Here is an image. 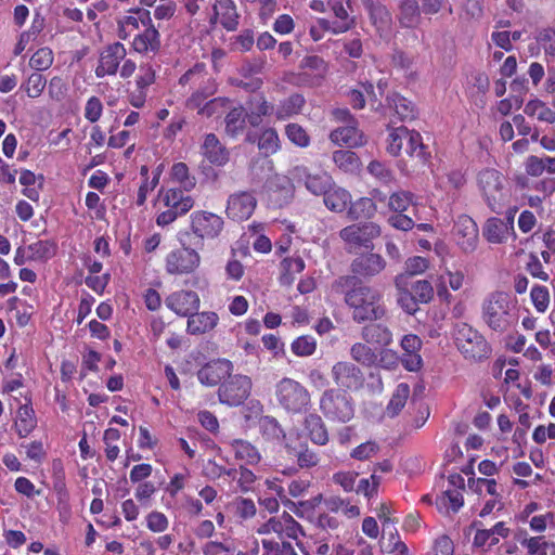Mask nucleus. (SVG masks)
<instances>
[{"mask_svg": "<svg viewBox=\"0 0 555 555\" xmlns=\"http://www.w3.org/2000/svg\"><path fill=\"white\" fill-rule=\"evenodd\" d=\"M331 289L334 294L344 295L356 323L378 321L387 313L380 292L364 284L359 276L341 275L332 283Z\"/></svg>", "mask_w": 555, "mask_h": 555, "instance_id": "f257e3e1", "label": "nucleus"}, {"mask_svg": "<svg viewBox=\"0 0 555 555\" xmlns=\"http://www.w3.org/2000/svg\"><path fill=\"white\" fill-rule=\"evenodd\" d=\"M404 152L418 165L425 166L430 158V152L424 145L422 135L404 126L390 129L387 139V152L392 156H399Z\"/></svg>", "mask_w": 555, "mask_h": 555, "instance_id": "f03ea898", "label": "nucleus"}, {"mask_svg": "<svg viewBox=\"0 0 555 555\" xmlns=\"http://www.w3.org/2000/svg\"><path fill=\"white\" fill-rule=\"evenodd\" d=\"M513 310L509 295L494 292L482 304V320L492 331L503 333L516 322Z\"/></svg>", "mask_w": 555, "mask_h": 555, "instance_id": "7ed1b4c3", "label": "nucleus"}, {"mask_svg": "<svg viewBox=\"0 0 555 555\" xmlns=\"http://www.w3.org/2000/svg\"><path fill=\"white\" fill-rule=\"evenodd\" d=\"M454 339L465 359L481 361L491 354V347L486 338L467 323L461 322L455 325Z\"/></svg>", "mask_w": 555, "mask_h": 555, "instance_id": "20e7f679", "label": "nucleus"}, {"mask_svg": "<svg viewBox=\"0 0 555 555\" xmlns=\"http://www.w3.org/2000/svg\"><path fill=\"white\" fill-rule=\"evenodd\" d=\"M279 404L289 413H302L310 406V393L299 382L284 377L275 385Z\"/></svg>", "mask_w": 555, "mask_h": 555, "instance_id": "39448f33", "label": "nucleus"}, {"mask_svg": "<svg viewBox=\"0 0 555 555\" xmlns=\"http://www.w3.org/2000/svg\"><path fill=\"white\" fill-rule=\"evenodd\" d=\"M319 406L323 415L331 422L348 423L354 415L352 398L335 388L323 391Z\"/></svg>", "mask_w": 555, "mask_h": 555, "instance_id": "423d86ee", "label": "nucleus"}, {"mask_svg": "<svg viewBox=\"0 0 555 555\" xmlns=\"http://www.w3.org/2000/svg\"><path fill=\"white\" fill-rule=\"evenodd\" d=\"M251 389V380L246 375L229 376L220 384L218 389V398L222 404L229 406H238L249 397Z\"/></svg>", "mask_w": 555, "mask_h": 555, "instance_id": "0eeeda50", "label": "nucleus"}, {"mask_svg": "<svg viewBox=\"0 0 555 555\" xmlns=\"http://www.w3.org/2000/svg\"><path fill=\"white\" fill-rule=\"evenodd\" d=\"M478 184L486 202L493 212L500 214L504 207L503 178L495 169H485L478 175Z\"/></svg>", "mask_w": 555, "mask_h": 555, "instance_id": "6e6552de", "label": "nucleus"}, {"mask_svg": "<svg viewBox=\"0 0 555 555\" xmlns=\"http://www.w3.org/2000/svg\"><path fill=\"white\" fill-rule=\"evenodd\" d=\"M331 377L336 389L344 392L359 390L365 380L362 370L350 361L336 362L331 369Z\"/></svg>", "mask_w": 555, "mask_h": 555, "instance_id": "1a4fd4ad", "label": "nucleus"}, {"mask_svg": "<svg viewBox=\"0 0 555 555\" xmlns=\"http://www.w3.org/2000/svg\"><path fill=\"white\" fill-rule=\"evenodd\" d=\"M198 254L194 249L182 245L167 256L166 269L170 274L190 273L198 266Z\"/></svg>", "mask_w": 555, "mask_h": 555, "instance_id": "9d476101", "label": "nucleus"}, {"mask_svg": "<svg viewBox=\"0 0 555 555\" xmlns=\"http://www.w3.org/2000/svg\"><path fill=\"white\" fill-rule=\"evenodd\" d=\"M257 206V199L250 191H240L231 194L227 202L225 212L230 219H248Z\"/></svg>", "mask_w": 555, "mask_h": 555, "instance_id": "9b49d317", "label": "nucleus"}, {"mask_svg": "<svg viewBox=\"0 0 555 555\" xmlns=\"http://www.w3.org/2000/svg\"><path fill=\"white\" fill-rule=\"evenodd\" d=\"M127 51L122 43L114 42L105 47L99 57L95 76L102 78L117 73L120 62L126 57Z\"/></svg>", "mask_w": 555, "mask_h": 555, "instance_id": "f8f14e48", "label": "nucleus"}, {"mask_svg": "<svg viewBox=\"0 0 555 555\" xmlns=\"http://www.w3.org/2000/svg\"><path fill=\"white\" fill-rule=\"evenodd\" d=\"M192 230L202 240H214L223 228L221 217L206 211H196L191 216Z\"/></svg>", "mask_w": 555, "mask_h": 555, "instance_id": "ddd939ff", "label": "nucleus"}, {"mask_svg": "<svg viewBox=\"0 0 555 555\" xmlns=\"http://www.w3.org/2000/svg\"><path fill=\"white\" fill-rule=\"evenodd\" d=\"M365 250L358 254V256L351 262L352 275H360L363 278H372L378 274L386 266L384 258L369 250V245H363Z\"/></svg>", "mask_w": 555, "mask_h": 555, "instance_id": "4468645a", "label": "nucleus"}, {"mask_svg": "<svg viewBox=\"0 0 555 555\" xmlns=\"http://www.w3.org/2000/svg\"><path fill=\"white\" fill-rule=\"evenodd\" d=\"M166 306L180 317H189L199 308V297L193 291H179L170 294L166 300Z\"/></svg>", "mask_w": 555, "mask_h": 555, "instance_id": "2eb2a0df", "label": "nucleus"}, {"mask_svg": "<svg viewBox=\"0 0 555 555\" xmlns=\"http://www.w3.org/2000/svg\"><path fill=\"white\" fill-rule=\"evenodd\" d=\"M233 364L225 359H218L205 364L198 372L197 378L205 386H216L231 375Z\"/></svg>", "mask_w": 555, "mask_h": 555, "instance_id": "dca6fc26", "label": "nucleus"}, {"mask_svg": "<svg viewBox=\"0 0 555 555\" xmlns=\"http://www.w3.org/2000/svg\"><path fill=\"white\" fill-rule=\"evenodd\" d=\"M379 234L380 228L374 222L352 224L340 231V237L346 243H369Z\"/></svg>", "mask_w": 555, "mask_h": 555, "instance_id": "f3484780", "label": "nucleus"}, {"mask_svg": "<svg viewBox=\"0 0 555 555\" xmlns=\"http://www.w3.org/2000/svg\"><path fill=\"white\" fill-rule=\"evenodd\" d=\"M202 153L205 158L215 166H223L230 158L228 149L219 141L215 133L205 135L202 144Z\"/></svg>", "mask_w": 555, "mask_h": 555, "instance_id": "a211bd4d", "label": "nucleus"}, {"mask_svg": "<svg viewBox=\"0 0 555 555\" xmlns=\"http://www.w3.org/2000/svg\"><path fill=\"white\" fill-rule=\"evenodd\" d=\"M364 325L361 330L362 339L372 346L387 347L392 343V333L389 327L382 322H373Z\"/></svg>", "mask_w": 555, "mask_h": 555, "instance_id": "6ab92c4d", "label": "nucleus"}, {"mask_svg": "<svg viewBox=\"0 0 555 555\" xmlns=\"http://www.w3.org/2000/svg\"><path fill=\"white\" fill-rule=\"evenodd\" d=\"M55 255V245H20L15 254L16 264L27 261L42 262Z\"/></svg>", "mask_w": 555, "mask_h": 555, "instance_id": "aec40b11", "label": "nucleus"}, {"mask_svg": "<svg viewBox=\"0 0 555 555\" xmlns=\"http://www.w3.org/2000/svg\"><path fill=\"white\" fill-rule=\"evenodd\" d=\"M132 47L134 51L142 54L158 52L160 49V37L157 28L152 25V22L146 24L144 29L134 36Z\"/></svg>", "mask_w": 555, "mask_h": 555, "instance_id": "412c9836", "label": "nucleus"}, {"mask_svg": "<svg viewBox=\"0 0 555 555\" xmlns=\"http://www.w3.org/2000/svg\"><path fill=\"white\" fill-rule=\"evenodd\" d=\"M401 347L405 351L402 358L403 366L410 372H416L422 367V357L418 351L422 347V340L413 334L404 335L401 339Z\"/></svg>", "mask_w": 555, "mask_h": 555, "instance_id": "4be33fe9", "label": "nucleus"}, {"mask_svg": "<svg viewBox=\"0 0 555 555\" xmlns=\"http://www.w3.org/2000/svg\"><path fill=\"white\" fill-rule=\"evenodd\" d=\"M246 112L248 124L258 127L262 122V117L275 114V108L263 94H256L248 100Z\"/></svg>", "mask_w": 555, "mask_h": 555, "instance_id": "5701e85b", "label": "nucleus"}, {"mask_svg": "<svg viewBox=\"0 0 555 555\" xmlns=\"http://www.w3.org/2000/svg\"><path fill=\"white\" fill-rule=\"evenodd\" d=\"M152 22L150 12L144 9H138L129 15H125L118 20V36L121 39H127L134 30L140 29Z\"/></svg>", "mask_w": 555, "mask_h": 555, "instance_id": "b1692460", "label": "nucleus"}, {"mask_svg": "<svg viewBox=\"0 0 555 555\" xmlns=\"http://www.w3.org/2000/svg\"><path fill=\"white\" fill-rule=\"evenodd\" d=\"M330 139L337 145L359 147L366 143V137L354 125L339 127L330 133Z\"/></svg>", "mask_w": 555, "mask_h": 555, "instance_id": "393cba45", "label": "nucleus"}, {"mask_svg": "<svg viewBox=\"0 0 555 555\" xmlns=\"http://www.w3.org/2000/svg\"><path fill=\"white\" fill-rule=\"evenodd\" d=\"M163 202L167 208L172 209L176 215L183 216L194 206V199L184 194L181 189H168L163 196Z\"/></svg>", "mask_w": 555, "mask_h": 555, "instance_id": "a878e982", "label": "nucleus"}, {"mask_svg": "<svg viewBox=\"0 0 555 555\" xmlns=\"http://www.w3.org/2000/svg\"><path fill=\"white\" fill-rule=\"evenodd\" d=\"M395 286L397 289V302L409 314H414L418 310V304L410 291L406 275H397L395 278Z\"/></svg>", "mask_w": 555, "mask_h": 555, "instance_id": "bb28decb", "label": "nucleus"}, {"mask_svg": "<svg viewBox=\"0 0 555 555\" xmlns=\"http://www.w3.org/2000/svg\"><path fill=\"white\" fill-rule=\"evenodd\" d=\"M218 315L215 312H202L197 311L191 313L188 317V333L192 335L204 334L212 330L218 323Z\"/></svg>", "mask_w": 555, "mask_h": 555, "instance_id": "cd10ccee", "label": "nucleus"}, {"mask_svg": "<svg viewBox=\"0 0 555 555\" xmlns=\"http://www.w3.org/2000/svg\"><path fill=\"white\" fill-rule=\"evenodd\" d=\"M323 202L330 210L343 212L349 208V204H351V195L347 190L336 186L333 183L323 196Z\"/></svg>", "mask_w": 555, "mask_h": 555, "instance_id": "c85d7f7f", "label": "nucleus"}, {"mask_svg": "<svg viewBox=\"0 0 555 555\" xmlns=\"http://www.w3.org/2000/svg\"><path fill=\"white\" fill-rule=\"evenodd\" d=\"M367 12L378 36L383 39H389L391 36L392 18L388 9L382 3Z\"/></svg>", "mask_w": 555, "mask_h": 555, "instance_id": "c756f323", "label": "nucleus"}, {"mask_svg": "<svg viewBox=\"0 0 555 555\" xmlns=\"http://www.w3.org/2000/svg\"><path fill=\"white\" fill-rule=\"evenodd\" d=\"M306 104V100L300 93H293L282 100L275 108L278 120H286L293 116L299 115Z\"/></svg>", "mask_w": 555, "mask_h": 555, "instance_id": "7c9ffc66", "label": "nucleus"}, {"mask_svg": "<svg viewBox=\"0 0 555 555\" xmlns=\"http://www.w3.org/2000/svg\"><path fill=\"white\" fill-rule=\"evenodd\" d=\"M247 112L242 105L233 107L224 118L225 133L231 138L242 134L246 127Z\"/></svg>", "mask_w": 555, "mask_h": 555, "instance_id": "2f4dec72", "label": "nucleus"}, {"mask_svg": "<svg viewBox=\"0 0 555 555\" xmlns=\"http://www.w3.org/2000/svg\"><path fill=\"white\" fill-rule=\"evenodd\" d=\"M305 428L313 443L325 446L328 442V433L320 415L315 413L308 414L305 418Z\"/></svg>", "mask_w": 555, "mask_h": 555, "instance_id": "473e14b6", "label": "nucleus"}, {"mask_svg": "<svg viewBox=\"0 0 555 555\" xmlns=\"http://www.w3.org/2000/svg\"><path fill=\"white\" fill-rule=\"evenodd\" d=\"M335 166L345 173H357L361 168L359 156L350 150H336L332 154Z\"/></svg>", "mask_w": 555, "mask_h": 555, "instance_id": "72a5a7b5", "label": "nucleus"}, {"mask_svg": "<svg viewBox=\"0 0 555 555\" xmlns=\"http://www.w3.org/2000/svg\"><path fill=\"white\" fill-rule=\"evenodd\" d=\"M388 105L395 111L401 121L413 120L417 116L416 106L399 93L387 96Z\"/></svg>", "mask_w": 555, "mask_h": 555, "instance_id": "f704fd0d", "label": "nucleus"}, {"mask_svg": "<svg viewBox=\"0 0 555 555\" xmlns=\"http://www.w3.org/2000/svg\"><path fill=\"white\" fill-rule=\"evenodd\" d=\"M257 146L266 157L275 154L281 149V141L276 129L272 127L263 129L258 137Z\"/></svg>", "mask_w": 555, "mask_h": 555, "instance_id": "c9c22d12", "label": "nucleus"}, {"mask_svg": "<svg viewBox=\"0 0 555 555\" xmlns=\"http://www.w3.org/2000/svg\"><path fill=\"white\" fill-rule=\"evenodd\" d=\"M372 345L364 343H356L350 348V357L357 363L371 367L377 364V353L371 347Z\"/></svg>", "mask_w": 555, "mask_h": 555, "instance_id": "e433bc0d", "label": "nucleus"}, {"mask_svg": "<svg viewBox=\"0 0 555 555\" xmlns=\"http://www.w3.org/2000/svg\"><path fill=\"white\" fill-rule=\"evenodd\" d=\"M333 183L332 177L326 172L306 173L305 176V186L314 195L324 196Z\"/></svg>", "mask_w": 555, "mask_h": 555, "instance_id": "4c0bfd02", "label": "nucleus"}, {"mask_svg": "<svg viewBox=\"0 0 555 555\" xmlns=\"http://www.w3.org/2000/svg\"><path fill=\"white\" fill-rule=\"evenodd\" d=\"M231 448L235 457L240 461H244L246 464L254 465L260 461L258 450L248 441L235 439L231 442Z\"/></svg>", "mask_w": 555, "mask_h": 555, "instance_id": "58836bf2", "label": "nucleus"}, {"mask_svg": "<svg viewBox=\"0 0 555 555\" xmlns=\"http://www.w3.org/2000/svg\"><path fill=\"white\" fill-rule=\"evenodd\" d=\"M259 426L262 435L268 440L278 442H283L285 440V431L276 418L268 415L263 416L259 421Z\"/></svg>", "mask_w": 555, "mask_h": 555, "instance_id": "ea45409f", "label": "nucleus"}, {"mask_svg": "<svg viewBox=\"0 0 555 555\" xmlns=\"http://www.w3.org/2000/svg\"><path fill=\"white\" fill-rule=\"evenodd\" d=\"M375 212L376 205L367 197H361L353 203L351 202L347 210V214L351 219L371 218Z\"/></svg>", "mask_w": 555, "mask_h": 555, "instance_id": "a19ab883", "label": "nucleus"}, {"mask_svg": "<svg viewBox=\"0 0 555 555\" xmlns=\"http://www.w3.org/2000/svg\"><path fill=\"white\" fill-rule=\"evenodd\" d=\"M463 495L456 489H448L436 499V505L439 509L450 508L453 513H456L463 506Z\"/></svg>", "mask_w": 555, "mask_h": 555, "instance_id": "79ce46f5", "label": "nucleus"}, {"mask_svg": "<svg viewBox=\"0 0 555 555\" xmlns=\"http://www.w3.org/2000/svg\"><path fill=\"white\" fill-rule=\"evenodd\" d=\"M485 235L489 243H501L508 240L509 230L503 221L489 219L485 228Z\"/></svg>", "mask_w": 555, "mask_h": 555, "instance_id": "37998d69", "label": "nucleus"}, {"mask_svg": "<svg viewBox=\"0 0 555 555\" xmlns=\"http://www.w3.org/2000/svg\"><path fill=\"white\" fill-rule=\"evenodd\" d=\"M410 388L408 384L401 383L397 386L388 405L387 414L390 417H395L404 408L409 398Z\"/></svg>", "mask_w": 555, "mask_h": 555, "instance_id": "c03bdc74", "label": "nucleus"}, {"mask_svg": "<svg viewBox=\"0 0 555 555\" xmlns=\"http://www.w3.org/2000/svg\"><path fill=\"white\" fill-rule=\"evenodd\" d=\"M285 448L291 456L297 459V463L301 468H310L319 463L318 454L307 446H301L300 449H296L285 444Z\"/></svg>", "mask_w": 555, "mask_h": 555, "instance_id": "a18cd8bd", "label": "nucleus"}, {"mask_svg": "<svg viewBox=\"0 0 555 555\" xmlns=\"http://www.w3.org/2000/svg\"><path fill=\"white\" fill-rule=\"evenodd\" d=\"M285 135L293 144L301 149L308 147L311 142L307 130L297 122H289L285 126Z\"/></svg>", "mask_w": 555, "mask_h": 555, "instance_id": "49530a36", "label": "nucleus"}, {"mask_svg": "<svg viewBox=\"0 0 555 555\" xmlns=\"http://www.w3.org/2000/svg\"><path fill=\"white\" fill-rule=\"evenodd\" d=\"M418 4L415 0H402L399 21L403 27H413L418 20Z\"/></svg>", "mask_w": 555, "mask_h": 555, "instance_id": "de8ad7c7", "label": "nucleus"}, {"mask_svg": "<svg viewBox=\"0 0 555 555\" xmlns=\"http://www.w3.org/2000/svg\"><path fill=\"white\" fill-rule=\"evenodd\" d=\"M525 113L529 116L537 115L541 121L553 124L555 121V113L548 108L545 103L535 99L529 101L525 106Z\"/></svg>", "mask_w": 555, "mask_h": 555, "instance_id": "09e8293b", "label": "nucleus"}, {"mask_svg": "<svg viewBox=\"0 0 555 555\" xmlns=\"http://www.w3.org/2000/svg\"><path fill=\"white\" fill-rule=\"evenodd\" d=\"M171 177L184 191L189 192L196 185L195 177L189 173V167L184 163H176L171 168Z\"/></svg>", "mask_w": 555, "mask_h": 555, "instance_id": "8fccbe9b", "label": "nucleus"}, {"mask_svg": "<svg viewBox=\"0 0 555 555\" xmlns=\"http://www.w3.org/2000/svg\"><path fill=\"white\" fill-rule=\"evenodd\" d=\"M53 64V52L49 48L37 50L29 60V66L40 73Z\"/></svg>", "mask_w": 555, "mask_h": 555, "instance_id": "3c124183", "label": "nucleus"}, {"mask_svg": "<svg viewBox=\"0 0 555 555\" xmlns=\"http://www.w3.org/2000/svg\"><path fill=\"white\" fill-rule=\"evenodd\" d=\"M264 228L266 224L263 223L249 224L241 236V243H271L270 238L264 233Z\"/></svg>", "mask_w": 555, "mask_h": 555, "instance_id": "603ef678", "label": "nucleus"}, {"mask_svg": "<svg viewBox=\"0 0 555 555\" xmlns=\"http://www.w3.org/2000/svg\"><path fill=\"white\" fill-rule=\"evenodd\" d=\"M410 291L420 304H428L434 297V287L427 280H418L411 285Z\"/></svg>", "mask_w": 555, "mask_h": 555, "instance_id": "864d4df0", "label": "nucleus"}, {"mask_svg": "<svg viewBox=\"0 0 555 555\" xmlns=\"http://www.w3.org/2000/svg\"><path fill=\"white\" fill-rule=\"evenodd\" d=\"M315 349V339L308 335L296 338L292 344V351L298 357L311 356L314 353Z\"/></svg>", "mask_w": 555, "mask_h": 555, "instance_id": "5fc2aeb1", "label": "nucleus"}, {"mask_svg": "<svg viewBox=\"0 0 555 555\" xmlns=\"http://www.w3.org/2000/svg\"><path fill=\"white\" fill-rule=\"evenodd\" d=\"M429 268V261L428 259L421 257V256H414L406 259L404 269L405 271L403 273H400L399 275H406V282H409V278L417 274L424 273Z\"/></svg>", "mask_w": 555, "mask_h": 555, "instance_id": "6e6d98bb", "label": "nucleus"}, {"mask_svg": "<svg viewBox=\"0 0 555 555\" xmlns=\"http://www.w3.org/2000/svg\"><path fill=\"white\" fill-rule=\"evenodd\" d=\"M47 85L46 78L38 72L33 73L25 85V91L29 98H38Z\"/></svg>", "mask_w": 555, "mask_h": 555, "instance_id": "4d7b16f0", "label": "nucleus"}, {"mask_svg": "<svg viewBox=\"0 0 555 555\" xmlns=\"http://www.w3.org/2000/svg\"><path fill=\"white\" fill-rule=\"evenodd\" d=\"M413 194L405 191H400L393 193L390 198L388 206L390 209L397 212H402L408 209V207L412 204Z\"/></svg>", "mask_w": 555, "mask_h": 555, "instance_id": "13d9d810", "label": "nucleus"}, {"mask_svg": "<svg viewBox=\"0 0 555 555\" xmlns=\"http://www.w3.org/2000/svg\"><path fill=\"white\" fill-rule=\"evenodd\" d=\"M530 296L534 308L539 312H544L547 309L550 302V294L545 286H533Z\"/></svg>", "mask_w": 555, "mask_h": 555, "instance_id": "bf43d9fd", "label": "nucleus"}, {"mask_svg": "<svg viewBox=\"0 0 555 555\" xmlns=\"http://www.w3.org/2000/svg\"><path fill=\"white\" fill-rule=\"evenodd\" d=\"M379 451V446L375 441L361 443L350 453L352 459L364 461L375 455Z\"/></svg>", "mask_w": 555, "mask_h": 555, "instance_id": "052dcab7", "label": "nucleus"}, {"mask_svg": "<svg viewBox=\"0 0 555 555\" xmlns=\"http://www.w3.org/2000/svg\"><path fill=\"white\" fill-rule=\"evenodd\" d=\"M103 111L102 102L96 96H91L85 107V117L90 122H95L100 119Z\"/></svg>", "mask_w": 555, "mask_h": 555, "instance_id": "680f3d73", "label": "nucleus"}, {"mask_svg": "<svg viewBox=\"0 0 555 555\" xmlns=\"http://www.w3.org/2000/svg\"><path fill=\"white\" fill-rule=\"evenodd\" d=\"M462 8L470 20H479L483 15L485 0H462Z\"/></svg>", "mask_w": 555, "mask_h": 555, "instance_id": "e2e57ef3", "label": "nucleus"}, {"mask_svg": "<svg viewBox=\"0 0 555 555\" xmlns=\"http://www.w3.org/2000/svg\"><path fill=\"white\" fill-rule=\"evenodd\" d=\"M254 31L245 29L240 35L234 37L233 49L242 52L249 51L254 46Z\"/></svg>", "mask_w": 555, "mask_h": 555, "instance_id": "0e129e2a", "label": "nucleus"}, {"mask_svg": "<svg viewBox=\"0 0 555 555\" xmlns=\"http://www.w3.org/2000/svg\"><path fill=\"white\" fill-rule=\"evenodd\" d=\"M538 41L542 44L545 54L555 55V30L551 28L543 29L537 37Z\"/></svg>", "mask_w": 555, "mask_h": 555, "instance_id": "69168bd1", "label": "nucleus"}, {"mask_svg": "<svg viewBox=\"0 0 555 555\" xmlns=\"http://www.w3.org/2000/svg\"><path fill=\"white\" fill-rule=\"evenodd\" d=\"M367 170L371 175L385 183L392 180L391 170L385 164L378 160L371 162L367 166Z\"/></svg>", "mask_w": 555, "mask_h": 555, "instance_id": "338daca9", "label": "nucleus"}, {"mask_svg": "<svg viewBox=\"0 0 555 555\" xmlns=\"http://www.w3.org/2000/svg\"><path fill=\"white\" fill-rule=\"evenodd\" d=\"M147 528L153 532H163L168 527L167 517L159 512H152L147 515L146 518Z\"/></svg>", "mask_w": 555, "mask_h": 555, "instance_id": "774afa93", "label": "nucleus"}]
</instances>
